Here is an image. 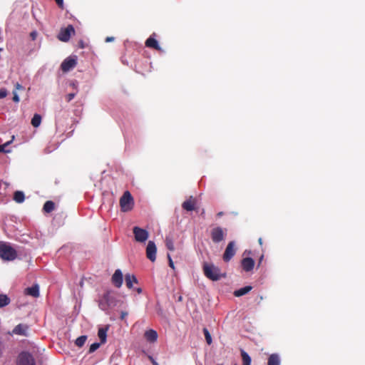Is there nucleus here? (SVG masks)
<instances>
[{
  "label": "nucleus",
  "mask_w": 365,
  "mask_h": 365,
  "mask_svg": "<svg viewBox=\"0 0 365 365\" xmlns=\"http://www.w3.org/2000/svg\"><path fill=\"white\" fill-rule=\"evenodd\" d=\"M17 257V252L8 243L0 242V258L4 260L12 261Z\"/></svg>",
  "instance_id": "f257e3e1"
},
{
  "label": "nucleus",
  "mask_w": 365,
  "mask_h": 365,
  "mask_svg": "<svg viewBox=\"0 0 365 365\" xmlns=\"http://www.w3.org/2000/svg\"><path fill=\"white\" fill-rule=\"evenodd\" d=\"M203 272L206 277L212 281H217L222 277L220 268L215 267L213 264L205 262L203 264Z\"/></svg>",
  "instance_id": "f03ea898"
},
{
  "label": "nucleus",
  "mask_w": 365,
  "mask_h": 365,
  "mask_svg": "<svg viewBox=\"0 0 365 365\" xmlns=\"http://www.w3.org/2000/svg\"><path fill=\"white\" fill-rule=\"evenodd\" d=\"M134 200L129 191L124 192L120 198V206L123 212L130 211L133 208Z\"/></svg>",
  "instance_id": "7ed1b4c3"
},
{
  "label": "nucleus",
  "mask_w": 365,
  "mask_h": 365,
  "mask_svg": "<svg viewBox=\"0 0 365 365\" xmlns=\"http://www.w3.org/2000/svg\"><path fill=\"white\" fill-rule=\"evenodd\" d=\"M17 365H36L33 356L26 351L19 354L17 359Z\"/></svg>",
  "instance_id": "20e7f679"
},
{
  "label": "nucleus",
  "mask_w": 365,
  "mask_h": 365,
  "mask_svg": "<svg viewBox=\"0 0 365 365\" xmlns=\"http://www.w3.org/2000/svg\"><path fill=\"white\" fill-rule=\"evenodd\" d=\"M225 235L226 230L220 227H216L211 230V238L215 243H219L222 241Z\"/></svg>",
  "instance_id": "39448f33"
},
{
  "label": "nucleus",
  "mask_w": 365,
  "mask_h": 365,
  "mask_svg": "<svg viewBox=\"0 0 365 365\" xmlns=\"http://www.w3.org/2000/svg\"><path fill=\"white\" fill-rule=\"evenodd\" d=\"M135 240L138 242H145L149 236L148 232L139 227H134L133 229Z\"/></svg>",
  "instance_id": "423d86ee"
},
{
  "label": "nucleus",
  "mask_w": 365,
  "mask_h": 365,
  "mask_svg": "<svg viewBox=\"0 0 365 365\" xmlns=\"http://www.w3.org/2000/svg\"><path fill=\"white\" fill-rule=\"evenodd\" d=\"M75 30L72 25H68L66 28L61 29L58 38L63 42L69 41L71 34H74Z\"/></svg>",
  "instance_id": "0eeeda50"
},
{
  "label": "nucleus",
  "mask_w": 365,
  "mask_h": 365,
  "mask_svg": "<svg viewBox=\"0 0 365 365\" xmlns=\"http://www.w3.org/2000/svg\"><path fill=\"white\" fill-rule=\"evenodd\" d=\"M235 242L234 241H231L227 245V247L222 256V259L225 262H228L235 255Z\"/></svg>",
  "instance_id": "6e6552de"
},
{
  "label": "nucleus",
  "mask_w": 365,
  "mask_h": 365,
  "mask_svg": "<svg viewBox=\"0 0 365 365\" xmlns=\"http://www.w3.org/2000/svg\"><path fill=\"white\" fill-rule=\"evenodd\" d=\"M157 247L154 242L149 241L146 247V257L151 262H155L156 259Z\"/></svg>",
  "instance_id": "1a4fd4ad"
},
{
  "label": "nucleus",
  "mask_w": 365,
  "mask_h": 365,
  "mask_svg": "<svg viewBox=\"0 0 365 365\" xmlns=\"http://www.w3.org/2000/svg\"><path fill=\"white\" fill-rule=\"evenodd\" d=\"M157 34L155 33H153L150 37L145 41V45L148 48H153L156 51H161L162 48L159 46L158 41L156 40Z\"/></svg>",
  "instance_id": "9d476101"
},
{
  "label": "nucleus",
  "mask_w": 365,
  "mask_h": 365,
  "mask_svg": "<svg viewBox=\"0 0 365 365\" xmlns=\"http://www.w3.org/2000/svg\"><path fill=\"white\" fill-rule=\"evenodd\" d=\"M77 64L76 58L68 57L66 58L61 65V68L63 72H68L73 68Z\"/></svg>",
  "instance_id": "9b49d317"
},
{
  "label": "nucleus",
  "mask_w": 365,
  "mask_h": 365,
  "mask_svg": "<svg viewBox=\"0 0 365 365\" xmlns=\"http://www.w3.org/2000/svg\"><path fill=\"white\" fill-rule=\"evenodd\" d=\"M112 283L117 288H120L123 282V276L120 269H116L111 278Z\"/></svg>",
  "instance_id": "f8f14e48"
},
{
  "label": "nucleus",
  "mask_w": 365,
  "mask_h": 365,
  "mask_svg": "<svg viewBox=\"0 0 365 365\" xmlns=\"http://www.w3.org/2000/svg\"><path fill=\"white\" fill-rule=\"evenodd\" d=\"M197 200L190 196L187 200L184 201L182 204V207L186 211H192L196 210Z\"/></svg>",
  "instance_id": "ddd939ff"
},
{
  "label": "nucleus",
  "mask_w": 365,
  "mask_h": 365,
  "mask_svg": "<svg viewBox=\"0 0 365 365\" xmlns=\"http://www.w3.org/2000/svg\"><path fill=\"white\" fill-rule=\"evenodd\" d=\"M110 292L108 291L103 294L102 299L99 302V307L102 310H106L111 305Z\"/></svg>",
  "instance_id": "4468645a"
},
{
  "label": "nucleus",
  "mask_w": 365,
  "mask_h": 365,
  "mask_svg": "<svg viewBox=\"0 0 365 365\" xmlns=\"http://www.w3.org/2000/svg\"><path fill=\"white\" fill-rule=\"evenodd\" d=\"M241 265L244 271L250 272L255 267V261L251 257H245L241 261Z\"/></svg>",
  "instance_id": "2eb2a0df"
},
{
  "label": "nucleus",
  "mask_w": 365,
  "mask_h": 365,
  "mask_svg": "<svg viewBox=\"0 0 365 365\" xmlns=\"http://www.w3.org/2000/svg\"><path fill=\"white\" fill-rule=\"evenodd\" d=\"M28 330L29 326L27 324H19L14 328L12 334L20 336H27Z\"/></svg>",
  "instance_id": "dca6fc26"
},
{
  "label": "nucleus",
  "mask_w": 365,
  "mask_h": 365,
  "mask_svg": "<svg viewBox=\"0 0 365 365\" xmlns=\"http://www.w3.org/2000/svg\"><path fill=\"white\" fill-rule=\"evenodd\" d=\"M125 280L126 287L128 289H132L133 284L138 283V281L137 278L135 277V276L133 274H125Z\"/></svg>",
  "instance_id": "f3484780"
},
{
  "label": "nucleus",
  "mask_w": 365,
  "mask_h": 365,
  "mask_svg": "<svg viewBox=\"0 0 365 365\" xmlns=\"http://www.w3.org/2000/svg\"><path fill=\"white\" fill-rule=\"evenodd\" d=\"M24 292L27 295H30L34 297H38L39 296V287L37 284H35L32 287L26 288Z\"/></svg>",
  "instance_id": "a211bd4d"
},
{
  "label": "nucleus",
  "mask_w": 365,
  "mask_h": 365,
  "mask_svg": "<svg viewBox=\"0 0 365 365\" xmlns=\"http://www.w3.org/2000/svg\"><path fill=\"white\" fill-rule=\"evenodd\" d=\"M108 330V326L98 329V336L101 340V344H104L106 342Z\"/></svg>",
  "instance_id": "6ab92c4d"
},
{
  "label": "nucleus",
  "mask_w": 365,
  "mask_h": 365,
  "mask_svg": "<svg viewBox=\"0 0 365 365\" xmlns=\"http://www.w3.org/2000/svg\"><path fill=\"white\" fill-rule=\"evenodd\" d=\"M145 337L147 339V341L150 342H154L158 339V334L155 330L150 329L145 331Z\"/></svg>",
  "instance_id": "aec40b11"
},
{
  "label": "nucleus",
  "mask_w": 365,
  "mask_h": 365,
  "mask_svg": "<svg viewBox=\"0 0 365 365\" xmlns=\"http://www.w3.org/2000/svg\"><path fill=\"white\" fill-rule=\"evenodd\" d=\"M267 365H280V358L277 354H272L267 359Z\"/></svg>",
  "instance_id": "412c9836"
},
{
  "label": "nucleus",
  "mask_w": 365,
  "mask_h": 365,
  "mask_svg": "<svg viewBox=\"0 0 365 365\" xmlns=\"http://www.w3.org/2000/svg\"><path fill=\"white\" fill-rule=\"evenodd\" d=\"M252 289V287H251V286L244 287L237 290H235L234 292V295L237 297L243 296V295L247 294L250 291H251Z\"/></svg>",
  "instance_id": "4be33fe9"
},
{
  "label": "nucleus",
  "mask_w": 365,
  "mask_h": 365,
  "mask_svg": "<svg viewBox=\"0 0 365 365\" xmlns=\"http://www.w3.org/2000/svg\"><path fill=\"white\" fill-rule=\"evenodd\" d=\"M25 200L24 193L22 191H16L14 194V200L17 203H22Z\"/></svg>",
  "instance_id": "5701e85b"
},
{
  "label": "nucleus",
  "mask_w": 365,
  "mask_h": 365,
  "mask_svg": "<svg viewBox=\"0 0 365 365\" xmlns=\"http://www.w3.org/2000/svg\"><path fill=\"white\" fill-rule=\"evenodd\" d=\"M55 209V203L53 201L48 200L46 201L44 205L43 210L44 212L49 213L51 212Z\"/></svg>",
  "instance_id": "b1692460"
},
{
  "label": "nucleus",
  "mask_w": 365,
  "mask_h": 365,
  "mask_svg": "<svg viewBox=\"0 0 365 365\" xmlns=\"http://www.w3.org/2000/svg\"><path fill=\"white\" fill-rule=\"evenodd\" d=\"M241 356H242V365H250L251 364V361H252L251 357L243 349L241 350Z\"/></svg>",
  "instance_id": "393cba45"
},
{
  "label": "nucleus",
  "mask_w": 365,
  "mask_h": 365,
  "mask_svg": "<svg viewBox=\"0 0 365 365\" xmlns=\"http://www.w3.org/2000/svg\"><path fill=\"white\" fill-rule=\"evenodd\" d=\"M41 122V116L39 114H34L31 119V125L34 128H37L40 125Z\"/></svg>",
  "instance_id": "a878e982"
},
{
  "label": "nucleus",
  "mask_w": 365,
  "mask_h": 365,
  "mask_svg": "<svg viewBox=\"0 0 365 365\" xmlns=\"http://www.w3.org/2000/svg\"><path fill=\"white\" fill-rule=\"evenodd\" d=\"M10 303V299L6 294H0V308H2Z\"/></svg>",
  "instance_id": "bb28decb"
},
{
  "label": "nucleus",
  "mask_w": 365,
  "mask_h": 365,
  "mask_svg": "<svg viewBox=\"0 0 365 365\" xmlns=\"http://www.w3.org/2000/svg\"><path fill=\"white\" fill-rule=\"evenodd\" d=\"M87 339V336L85 335L81 336L78 337L75 341V344L78 347H82L84 344L86 343V341Z\"/></svg>",
  "instance_id": "cd10ccee"
},
{
  "label": "nucleus",
  "mask_w": 365,
  "mask_h": 365,
  "mask_svg": "<svg viewBox=\"0 0 365 365\" xmlns=\"http://www.w3.org/2000/svg\"><path fill=\"white\" fill-rule=\"evenodd\" d=\"M165 245H166V247L170 251H173L175 250L173 241L172 238L170 237H166V238H165Z\"/></svg>",
  "instance_id": "c85d7f7f"
},
{
  "label": "nucleus",
  "mask_w": 365,
  "mask_h": 365,
  "mask_svg": "<svg viewBox=\"0 0 365 365\" xmlns=\"http://www.w3.org/2000/svg\"><path fill=\"white\" fill-rule=\"evenodd\" d=\"M203 332H204L205 340H206L207 344H209V345L211 344H212V337H211V335H210L209 331L206 328H204Z\"/></svg>",
  "instance_id": "c756f323"
},
{
  "label": "nucleus",
  "mask_w": 365,
  "mask_h": 365,
  "mask_svg": "<svg viewBox=\"0 0 365 365\" xmlns=\"http://www.w3.org/2000/svg\"><path fill=\"white\" fill-rule=\"evenodd\" d=\"M100 345H101V343H97V342L92 344L89 348V353L94 352L96 350H97L99 348Z\"/></svg>",
  "instance_id": "7c9ffc66"
},
{
  "label": "nucleus",
  "mask_w": 365,
  "mask_h": 365,
  "mask_svg": "<svg viewBox=\"0 0 365 365\" xmlns=\"http://www.w3.org/2000/svg\"><path fill=\"white\" fill-rule=\"evenodd\" d=\"M14 138V136H12V140H11L6 142V143H4L2 145H0V153H7V152H9L8 150H5V147L8 146L12 142Z\"/></svg>",
  "instance_id": "2f4dec72"
},
{
  "label": "nucleus",
  "mask_w": 365,
  "mask_h": 365,
  "mask_svg": "<svg viewBox=\"0 0 365 365\" xmlns=\"http://www.w3.org/2000/svg\"><path fill=\"white\" fill-rule=\"evenodd\" d=\"M4 349H5L4 344L3 341H1L0 339V358L3 356Z\"/></svg>",
  "instance_id": "473e14b6"
},
{
  "label": "nucleus",
  "mask_w": 365,
  "mask_h": 365,
  "mask_svg": "<svg viewBox=\"0 0 365 365\" xmlns=\"http://www.w3.org/2000/svg\"><path fill=\"white\" fill-rule=\"evenodd\" d=\"M7 96V91L5 88L0 89V99L5 98Z\"/></svg>",
  "instance_id": "72a5a7b5"
},
{
  "label": "nucleus",
  "mask_w": 365,
  "mask_h": 365,
  "mask_svg": "<svg viewBox=\"0 0 365 365\" xmlns=\"http://www.w3.org/2000/svg\"><path fill=\"white\" fill-rule=\"evenodd\" d=\"M75 96H76V93H68L66 96V99L67 102H70L71 100H73Z\"/></svg>",
  "instance_id": "f704fd0d"
},
{
  "label": "nucleus",
  "mask_w": 365,
  "mask_h": 365,
  "mask_svg": "<svg viewBox=\"0 0 365 365\" xmlns=\"http://www.w3.org/2000/svg\"><path fill=\"white\" fill-rule=\"evenodd\" d=\"M168 262H169V266L172 268V269H175V266H174V263L172 260V258H171V256L170 254H168Z\"/></svg>",
  "instance_id": "c9c22d12"
},
{
  "label": "nucleus",
  "mask_w": 365,
  "mask_h": 365,
  "mask_svg": "<svg viewBox=\"0 0 365 365\" xmlns=\"http://www.w3.org/2000/svg\"><path fill=\"white\" fill-rule=\"evenodd\" d=\"M38 36V33L36 31H33L30 33V37L33 41L36 40Z\"/></svg>",
  "instance_id": "e433bc0d"
},
{
  "label": "nucleus",
  "mask_w": 365,
  "mask_h": 365,
  "mask_svg": "<svg viewBox=\"0 0 365 365\" xmlns=\"http://www.w3.org/2000/svg\"><path fill=\"white\" fill-rule=\"evenodd\" d=\"M13 101L16 103H18L19 102V97L18 96V94L16 93V91H13Z\"/></svg>",
  "instance_id": "4c0bfd02"
},
{
  "label": "nucleus",
  "mask_w": 365,
  "mask_h": 365,
  "mask_svg": "<svg viewBox=\"0 0 365 365\" xmlns=\"http://www.w3.org/2000/svg\"><path fill=\"white\" fill-rule=\"evenodd\" d=\"M57 5L61 8V9H63V0H55Z\"/></svg>",
  "instance_id": "58836bf2"
},
{
  "label": "nucleus",
  "mask_w": 365,
  "mask_h": 365,
  "mask_svg": "<svg viewBox=\"0 0 365 365\" xmlns=\"http://www.w3.org/2000/svg\"><path fill=\"white\" fill-rule=\"evenodd\" d=\"M128 314L127 312L122 311L120 312V319L124 320L125 319V317L128 316Z\"/></svg>",
  "instance_id": "ea45409f"
},
{
  "label": "nucleus",
  "mask_w": 365,
  "mask_h": 365,
  "mask_svg": "<svg viewBox=\"0 0 365 365\" xmlns=\"http://www.w3.org/2000/svg\"><path fill=\"white\" fill-rule=\"evenodd\" d=\"M15 88H16V90H22L23 89V86L19 83H16Z\"/></svg>",
  "instance_id": "a19ab883"
},
{
  "label": "nucleus",
  "mask_w": 365,
  "mask_h": 365,
  "mask_svg": "<svg viewBox=\"0 0 365 365\" xmlns=\"http://www.w3.org/2000/svg\"><path fill=\"white\" fill-rule=\"evenodd\" d=\"M115 39L114 37H112V36H108L106 38V42H111V41H113Z\"/></svg>",
  "instance_id": "79ce46f5"
},
{
  "label": "nucleus",
  "mask_w": 365,
  "mask_h": 365,
  "mask_svg": "<svg viewBox=\"0 0 365 365\" xmlns=\"http://www.w3.org/2000/svg\"><path fill=\"white\" fill-rule=\"evenodd\" d=\"M263 259H264V255H262L259 259V261H258V267H259L263 261Z\"/></svg>",
  "instance_id": "37998d69"
},
{
  "label": "nucleus",
  "mask_w": 365,
  "mask_h": 365,
  "mask_svg": "<svg viewBox=\"0 0 365 365\" xmlns=\"http://www.w3.org/2000/svg\"><path fill=\"white\" fill-rule=\"evenodd\" d=\"M78 43H79V47L80 48H83L85 47L84 43H83V41H80Z\"/></svg>",
  "instance_id": "c03bdc74"
},
{
  "label": "nucleus",
  "mask_w": 365,
  "mask_h": 365,
  "mask_svg": "<svg viewBox=\"0 0 365 365\" xmlns=\"http://www.w3.org/2000/svg\"><path fill=\"white\" fill-rule=\"evenodd\" d=\"M150 359L153 365H158V364L152 357H150Z\"/></svg>",
  "instance_id": "a18cd8bd"
},
{
  "label": "nucleus",
  "mask_w": 365,
  "mask_h": 365,
  "mask_svg": "<svg viewBox=\"0 0 365 365\" xmlns=\"http://www.w3.org/2000/svg\"><path fill=\"white\" fill-rule=\"evenodd\" d=\"M222 215H223V212H219L217 214V217H221V216H222Z\"/></svg>",
  "instance_id": "49530a36"
},
{
  "label": "nucleus",
  "mask_w": 365,
  "mask_h": 365,
  "mask_svg": "<svg viewBox=\"0 0 365 365\" xmlns=\"http://www.w3.org/2000/svg\"><path fill=\"white\" fill-rule=\"evenodd\" d=\"M258 242H259V244L260 245H262V239L261 237H260V238H259V240H258Z\"/></svg>",
  "instance_id": "de8ad7c7"
},
{
  "label": "nucleus",
  "mask_w": 365,
  "mask_h": 365,
  "mask_svg": "<svg viewBox=\"0 0 365 365\" xmlns=\"http://www.w3.org/2000/svg\"><path fill=\"white\" fill-rule=\"evenodd\" d=\"M136 291L138 294L141 293L142 292V289L141 288H138L136 289Z\"/></svg>",
  "instance_id": "09e8293b"
},
{
  "label": "nucleus",
  "mask_w": 365,
  "mask_h": 365,
  "mask_svg": "<svg viewBox=\"0 0 365 365\" xmlns=\"http://www.w3.org/2000/svg\"><path fill=\"white\" fill-rule=\"evenodd\" d=\"M235 365H237V364H235Z\"/></svg>",
  "instance_id": "8fccbe9b"
}]
</instances>
